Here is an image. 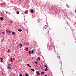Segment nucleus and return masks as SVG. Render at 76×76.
Segmentation results:
<instances>
[{
  "label": "nucleus",
  "instance_id": "obj_27",
  "mask_svg": "<svg viewBox=\"0 0 76 76\" xmlns=\"http://www.w3.org/2000/svg\"><path fill=\"white\" fill-rule=\"evenodd\" d=\"M26 44V43H25V42H24V45H25Z\"/></svg>",
  "mask_w": 76,
  "mask_h": 76
},
{
  "label": "nucleus",
  "instance_id": "obj_5",
  "mask_svg": "<svg viewBox=\"0 0 76 76\" xmlns=\"http://www.w3.org/2000/svg\"><path fill=\"white\" fill-rule=\"evenodd\" d=\"M37 58H38V60H41L40 58H39V57H37Z\"/></svg>",
  "mask_w": 76,
  "mask_h": 76
},
{
  "label": "nucleus",
  "instance_id": "obj_28",
  "mask_svg": "<svg viewBox=\"0 0 76 76\" xmlns=\"http://www.w3.org/2000/svg\"><path fill=\"white\" fill-rule=\"evenodd\" d=\"M13 60H15V58H13Z\"/></svg>",
  "mask_w": 76,
  "mask_h": 76
},
{
  "label": "nucleus",
  "instance_id": "obj_11",
  "mask_svg": "<svg viewBox=\"0 0 76 76\" xmlns=\"http://www.w3.org/2000/svg\"><path fill=\"white\" fill-rule=\"evenodd\" d=\"M8 68L9 69H12V68H11V67L9 66L8 67Z\"/></svg>",
  "mask_w": 76,
  "mask_h": 76
},
{
  "label": "nucleus",
  "instance_id": "obj_33",
  "mask_svg": "<svg viewBox=\"0 0 76 76\" xmlns=\"http://www.w3.org/2000/svg\"><path fill=\"white\" fill-rule=\"evenodd\" d=\"M6 13H7V12H6Z\"/></svg>",
  "mask_w": 76,
  "mask_h": 76
},
{
  "label": "nucleus",
  "instance_id": "obj_30",
  "mask_svg": "<svg viewBox=\"0 0 76 76\" xmlns=\"http://www.w3.org/2000/svg\"><path fill=\"white\" fill-rule=\"evenodd\" d=\"M11 60H13V58H11Z\"/></svg>",
  "mask_w": 76,
  "mask_h": 76
},
{
  "label": "nucleus",
  "instance_id": "obj_12",
  "mask_svg": "<svg viewBox=\"0 0 76 76\" xmlns=\"http://www.w3.org/2000/svg\"><path fill=\"white\" fill-rule=\"evenodd\" d=\"M28 48H26V51H28Z\"/></svg>",
  "mask_w": 76,
  "mask_h": 76
},
{
  "label": "nucleus",
  "instance_id": "obj_29",
  "mask_svg": "<svg viewBox=\"0 0 76 76\" xmlns=\"http://www.w3.org/2000/svg\"><path fill=\"white\" fill-rule=\"evenodd\" d=\"M18 31H20V29H18Z\"/></svg>",
  "mask_w": 76,
  "mask_h": 76
},
{
  "label": "nucleus",
  "instance_id": "obj_14",
  "mask_svg": "<svg viewBox=\"0 0 76 76\" xmlns=\"http://www.w3.org/2000/svg\"><path fill=\"white\" fill-rule=\"evenodd\" d=\"M0 19L1 20H3V17H1L0 18Z\"/></svg>",
  "mask_w": 76,
  "mask_h": 76
},
{
  "label": "nucleus",
  "instance_id": "obj_34",
  "mask_svg": "<svg viewBox=\"0 0 76 76\" xmlns=\"http://www.w3.org/2000/svg\"><path fill=\"white\" fill-rule=\"evenodd\" d=\"M45 76H47V75H45Z\"/></svg>",
  "mask_w": 76,
  "mask_h": 76
},
{
  "label": "nucleus",
  "instance_id": "obj_6",
  "mask_svg": "<svg viewBox=\"0 0 76 76\" xmlns=\"http://www.w3.org/2000/svg\"><path fill=\"white\" fill-rule=\"evenodd\" d=\"M44 72H41V75H42V74H44Z\"/></svg>",
  "mask_w": 76,
  "mask_h": 76
},
{
  "label": "nucleus",
  "instance_id": "obj_22",
  "mask_svg": "<svg viewBox=\"0 0 76 76\" xmlns=\"http://www.w3.org/2000/svg\"><path fill=\"white\" fill-rule=\"evenodd\" d=\"M19 76H22V74H20Z\"/></svg>",
  "mask_w": 76,
  "mask_h": 76
},
{
  "label": "nucleus",
  "instance_id": "obj_36",
  "mask_svg": "<svg viewBox=\"0 0 76 76\" xmlns=\"http://www.w3.org/2000/svg\"><path fill=\"white\" fill-rule=\"evenodd\" d=\"M75 13H76V10H75Z\"/></svg>",
  "mask_w": 76,
  "mask_h": 76
},
{
  "label": "nucleus",
  "instance_id": "obj_16",
  "mask_svg": "<svg viewBox=\"0 0 76 76\" xmlns=\"http://www.w3.org/2000/svg\"><path fill=\"white\" fill-rule=\"evenodd\" d=\"M27 10H26L25 11V12H24V13H27Z\"/></svg>",
  "mask_w": 76,
  "mask_h": 76
},
{
  "label": "nucleus",
  "instance_id": "obj_1",
  "mask_svg": "<svg viewBox=\"0 0 76 76\" xmlns=\"http://www.w3.org/2000/svg\"><path fill=\"white\" fill-rule=\"evenodd\" d=\"M36 74H37V75H38V76L40 75V73L38 72V71H36Z\"/></svg>",
  "mask_w": 76,
  "mask_h": 76
},
{
  "label": "nucleus",
  "instance_id": "obj_3",
  "mask_svg": "<svg viewBox=\"0 0 76 76\" xmlns=\"http://www.w3.org/2000/svg\"><path fill=\"white\" fill-rule=\"evenodd\" d=\"M19 45H20V48H21V47H22V44H19Z\"/></svg>",
  "mask_w": 76,
  "mask_h": 76
},
{
  "label": "nucleus",
  "instance_id": "obj_21",
  "mask_svg": "<svg viewBox=\"0 0 76 76\" xmlns=\"http://www.w3.org/2000/svg\"><path fill=\"white\" fill-rule=\"evenodd\" d=\"M27 66H30V65H29V64H27Z\"/></svg>",
  "mask_w": 76,
  "mask_h": 76
},
{
  "label": "nucleus",
  "instance_id": "obj_37",
  "mask_svg": "<svg viewBox=\"0 0 76 76\" xmlns=\"http://www.w3.org/2000/svg\"><path fill=\"white\" fill-rule=\"evenodd\" d=\"M11 23H12V21H11Z\"/></svg>",
  "mask_w": 76,
  "mask_h": 76
},
{
  "label": "nucleus",
  "instance_id": "obj_17",
  "mask_svg": "<svg viewBox=\"0 0 76 76\" xmlns=\"http://www.w3.org/2000/svg\"><path fill=\"white\" fill-rule=\"evenodd\" d=\"M45 71H48V69H45Z\"/></svg>",
  "mask_w": 76,
  "mask_h": 76
},
{
  "label": "nucleus",
  "instance_id": "obj_32",
  "mask_svg": "<svg viewBox=\"0 0 76 76\" xmlns=\"http://www.w3.org/2000/svg\"><path fill=\"white\" fill-rule=\"evenodd\" d=\"M22 30L21 29V30H20V32H22Z\"/></svg>",
  "mask_w": 76,
  "mask_h": 76
},
{
  "label": "nucleus",
  "instance_id": "obj_8",
  "mask_svg": "<svg viewBox=\"0 0 76 76\" xmlns=\"http://www.w3.org/2000/svg\"><path fill=\"white\" fill-rule=\"evenodd\" d=\"M34 11V10H31V13H33V11Z\"/></svg>",
  "mask_w": 76,
  "mask_h": 76
},
{
  "label": "nucleus",
  "instance_id": "obj_4",
  "mask_svg": "<svg viewBox=\"0 0 76 76\" xmlns=\"http://www.w3.org/2000/svg\"><path fill=\"white\" fill-rule=\"evenodd\" d=\"M31 71H32V72H34L35 70H34V69H31Z\"/></svg>",
  "mask_w": 76,
  "mask_h": 76
},
{
  "label": "nucleus",
  "instance_id": "obj_19",
  "mask_svg": "<svg viewBox=\"0 0 76 76\" xmlns=\"http://www.w3.org/2000/svg\"><path fill=\"white\" fill-rule=\"evenodd\" d=\"M10 51V50L8 49V50L7 51L8 53H9Z\"/></svg>",
  "mask_w": 76,
  "mask_h": 76
},
{
  "label": "nucleus",
  "instance_id": "obj_31",
  "mask_svg": "<svg viewBox=\"0 0 76 76\" xmlns=\"http://www.w3.org/2000/svg\"><path fill=\"white\" fill-rule=\"evenodd\" d=\"M29 67H31V66H30V65L29 66Z\"/></svg>",
  "mask_w": 76,
  "mask_h": 76
},
{
  "label": "nucleus",
  "instance_id": "obj_24",
  "mask_svg": "<svg viewBox=\"0 0 76 76\" xmlns=\"http://www.w3.org/2000/svg\"><path fill=\"white\" fill-rule=\"evenodd\" d=\"M34 63H36V64H37V62H35Z\"/></svg>",
  "mask_w": 76,
  "mask_h": 76
},
{
  "label": "nucleus",
  "instance_id": "obj_7",
  "mask_svg": "<svg viewBox=\"0 0 76 76\" xmlns=\"http://www.w3.org/2000/svg\"><path fill=\"white\" fill-rule=\"evenodd\" d=\"M28 52L29 53V54H31V51L29 50L28 51Z\"/></svg>",
  "mask_w": 76,
  "mask_h": 76
},
{
  "label": "nucleus",
  "instance_id": "obj_26",
  "mask_svg": "<svg viewBox=\"0 0 76 76\" xmlns=\"http://www.w3.org/2000/svg\"><path fill=\"white\" fill-rule=\"evenodd\" d=\"M40 67H41V69H42V67H41V66H40Z\"/></svg>",
  "mask_w": 76,
  "mask_h": 76
},
{
  "label": "nucleus",
  "instance_id": "obj_38",
  "mask_svg": "<svg viewBox=\"0 0 76 76\" xmlns=\"http://www.w3.org/2000/svg\"><path fill=\"white\" fill-rule=\"evenodd\" d=\"M3 73H2V75H3Z\"/></svg>",
  "mask_w": 76,
  "mask_h": 76
},
{
  "label": "nucleus",
  "instance_id": "obj_2",
  "mask_svg": "<svg viewBox=\"0 0 76 76\" xmlns=\"http://www.w3.org/2000/svg\"><path fill=\"white\" fill-rule=\"evenodd\" d=\"M6 31L7 32V33H10V31H8V30H6Z\"/></svg>",
  "mask_w": 76,
  "mask_h": 76
},
{
  "label": "nucleus",
  "instance_id": "obj_15",
  "mask_svg": "<svg viewBox=\"0 0 76 76\" xmlns=\"http://www.w3.org/2000/svg\"><path fill=\"white\" fill-rule=\"evenodd\" d=\"M33 53H34V50H31V53H32V54H33Z\"/></svg>",
  "mask_w": 76,
  "mask_h": 76
},
{
  "label": "nucleus",
  "instance_id": "obj_25",
  "mask_svg": "<svg viewBox=\"0 0 76 76\" xmlns=\"http://www.w3.org/2000/svg\"><path fill=\"white\" fill-rule=\"evenodd\" d=\"M1 63H3V60H2L1 61Z\"/></svg>",
  "mask_w": 76,
  "mask_h": 76
},
{
  "label": "nucleus",
  "instance_id": "obj_9",
  "mask_svg": "<svg viewBox=\"0 0 76 76\" xmlns=\"http://www.w3.org/2000/svg\"><path fill=\"white\" fill-rule=\"evenodd\" d=\"M26 76H29V75L28 74H26Z\"/></svg>",
  "mask_w": 76,
  "mask_h": 76
},
{
  "label": "nucleus",
  "instance_id": "obj_35",
  "mask_svg": "<svg viewBox=\"0 0 76 76\" xmlns=\"http://www.w3.org/2000/svg\"><path fill=\"white\" fill-rule=\"evenodd\" d=\"M2 34H4V32H2Z\"/></svg>",
  "mask_w": 76,
  "mask_h": 76
},
{
  "label": "nucleus",
  "instance_id": "obj_10",
  "mask_svg": "<svg viewBox=\"0 0 76 76\" xmlns=\"http://www.w3.org/2000/svg\"><path fill=\"white\" fill-rule=\"evenodd\" d=\"M12 34L13 35H15V33L14 32L13 33L12 32Z\"/></svg>",
  "mask_w": 76,
  "mask_h": 76
},
{
  "label": "nucleus",
  "instance_id": "obj_20",
  "mask_svg": "<svg viewBox=\"0 0 76 76\" xmlns=\"http://www.w3.org/2000/svg\"><path fill=\"white\" fill-rule=\"evenodd\" d=\"M12 60H10L11 62H13V61Z\"/></svg>",
  "mask_w": 76,
  "mask_h": 76
},
{
  "label": "nucleus",
  "instance_id": "obj_23",
  "mask_svg": "<svg viewBox=\"0 0 76 76\" xmlns=\"http://www.w3.org/2000/svg\"><path fill=\"white\" fill-rule=\"evenodd\" d=\"M1 60H3V59L2 58H1Z\"/></svg>",
  "mask_w": 76,
  "mask_h": 76
},
{
  "label": "nucleus",
  "instance_id": "obj_18",
  "mask_svg": "<svg viewBox=\"0 0 76 76\" xmlns=\"http://www.w3.org/2000/svg\"><path fill=\"white\" fill-rule=\"evenodd\" d=\"M19 11H18V12H17V14H19Z\"/></svg>",
  "mask_w": 76,
  "mask_h": 76
},
{
  "label": "nucleus",
  "instance_id": "obj_13",
  "mask_svg": "<svg viewBox=\"0 0 76 76\" xmlns=\"http://www.w3.org/2000/svg\"><path fill=\"white\" fill-rule=\"evenodd\" d=\"M45 67H46V69H48V68H47L48 67L47 66V65H45Z\"/></svg>",
  "mask_w": 76,
  "mask_h": 76
}]
</instances>
